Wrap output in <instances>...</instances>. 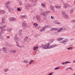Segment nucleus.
I'll list each match as a JSON object with an SVG mask.
<instances>
[{
	"label": "nucleus",
	"instance_id": "nucleus-1",
	"mask_svg": "<svg viewBox=\"0 0 75 75\" xmlns=\"http://www.w3.org/2000/svg\"><path fill=\"white\" fill-rule=\"evenodd\" d=\"M15 41L16 42L17 44L16 45L19 48H21V46L19 45L18 44V41H19V40L18 39V38L17 36H15L14 38Z\"/></svg>",
	"mask_w": 75,
	"mask_h": 75
},
{
	"label": "nucleus",
	"instance_id": "nucleus-2",
	"mask_svg": "<svg viewBox=\"0 0 75 75\" xmlns=\"http://www.w3.org/2000/svg\"><path fill=\"white\" fill-rule=\"evenodd\" d=\"M22 27L23 29H25L27 27V23L25 22H23L22 23Z\"/></svg>",
	"mask_w": 75,
	"mask_h": 75
},
{
	"label": "nucleus",
	"instance_id": "nucleus-3",
	"mask_svg": "<svg viewBox=\"0 0 75 75\" xmlns=\"http://www.w3.org/2000/svg\"><path fill=\"white\" fill-rule=\"evenodd\" d=\"M50 45V43H48L46 44L45 46L43 47V49H48V48H50L49 47V46Z\"/></svg>",
	"mask_w": 75,
	"mask_h": 75
},
{
	"label": "nucleus",
	"instance_id": "nucleus-4",
	"mask_svg": "<svg viewBox=\"0 0 75 75\" xmlns=\"http://www.w3.org/2000/svg\"><path fill=\"white\" fill-rule=\"evenodd\" d=\"M31 6H32L31 4H29L27 3H26L25 5V7L27 10L28 9V7H31Z\"/></svg>",
	"mask_w": 75,
	"mask_h": 75
},
{
	"label": "nucleus",
	"instance_id": "nucleus-5",
	"mask_svg": "<svg viewBox=\"0 0 75 75\" xmlns=\"http://www.w3.org/2000/svg\"><path fill=\"white\" fill-rule=\"evenodd\" d=\"M35 18L38 22L40 23V22H41V18H40V17L38 15H36V16L35 17Z\"/></svg>",
	"mask_w": 75,
	"mask_h": 75
},
{
	"label": "nucleus",
	"instance_id": "nucleus-6",
	"mask_svg": "<svg viewBox=\"0 0 75 75\" xmlns=\"http://www.w3.org/2000/svg\"><path fill=\"white\" fill-rule=\"evenodd\" d=\"M63 5L64 7V8H67V7H71V5L69 4H67L65 3H63Z\"/></svg>",
	"mask_w": 75,
	"mask_h": 75
},
{
	"label": "nucleus",
	"instance_id": "nucleus-7",
	"mask_svg": "<svg viewBox=\"0 0 75 75\" xmlns=\"http://www.w3.org/2000/svg\"><path fill=\"white\" fill-rule=\"evenodd\" d=\"M16 18H14L10 17L9 18V20L10 21H16Z\"/></svg>",
	"mask_w": 75,
	"mask_h": 75
},
{
	"label": "nucleus",
	"instance_id": "nucleus-8",
	"mask_svg": "<svg viewBox=\"0 0 75 75\" xmlns=\"http://www.w3.org/2000/svg\"><path fill=\"white\" fill-rule=\"evenodd\" d=\"M47 26H44V27H43V28H42L40 29V32H42L43 31H45V29H46V28H47Z\"/></svg>",
	"mask_w": 75,
	"mask_h": 75
},
{
	"label": "nucleus",
	"instance_id": "nucleus-9",
	"mask_svg": "<svg viewBox=\"0 0 75 75\" xmlns=\"http://www.w3.org/2000/svg\"><path fill=\"white\" fill-rule=\"evenodd\" d=\"M35 26V28H37V29L39 28L40 27V26H38V24L37 23H35L33 24Z\"/></svg>",
	"mask_w": 75,
	"mask_h": 75
},
{
	"label": "nucleus",
	"instance_id": "nucleus-10",
	"mask_svg": "<svg viewBox=\"0 0 75 75\" xmlns=\"http://www.w3.org/2000/svg\"><path fill=\"white\" fill-rule=\"evenodd\" d=\"M2 50L5 53H7V49L4 47H3L2 48Z\"/></svg>",
	"mask_w": 75,
	"mask_h": 75
},
{
	"label": "nucleus",
	"instance_id": "nucleus-11",
	"mask_svg": "<svg viewBox=\"0 0 75 75\" xmlns=\"http://www.w3.org/2000/svg\"><path fill=\"white\" fill-rule=\"evenodd\" d=\"M8 10L9 11H10L11 10L12 11H14V8L9 7L8 8Z\"/></svg>",
	"mask_w": 75,
	"mask_h": 75
},
{
	"label": "nucleus",
	"instance_id": "nucleus-12",
	"mask_svg": "<svg viewBox=\"0 0 75 75\" xmlns=\"http://www.w3.org/2000/svg\"><path fill=\"white\" fill-rule=\"evenodd\" d=\"M1 22L0 23L1 25H3V24H4V23H5V20H3V19H1Z\"/></svg>",
	"mask_w": 75,
	"mask_h": 75
},
{
	"label": "nucleus",
	"instance_id": "nucleus-13",
	"mask_svg": "<svg viewBox=\"0 0 75 75\" xmlns=\"http://www.w3.org/2000/svg\"><path fill=\"white\" fill-rule=\"evenodd\" d=\"M41 6L43 8H45L46 7V4L43 3L41 4Z\"/></svg>",
	"mask_w": 75,
	"mask_h": 75
},
{
	"label": "nucleus",
	"instance_id": "nucleus-14",
	"mask_svg": "<svg viewBox=\"0 0 75 75\" xmlns=\"http://www.w3.org/2000/svg\"><path fill=\"white\" fill-rule=\"evenodd\" d=\"M7 16L5 15L4 16H3L2 17L1 19L2 20L3 19V20H6V18H7Z\"/></svg>",
	"mask_w": 75,
	"mask_h": 75
},
{
	"label": "nucleus",
	"instance_id": "nucleus-15",
	"mask_svg": "<svg viewBox=\"0 0 75 75\" xmlns=\"http://www.w3.org/2000/svg\"><path fill=\"white\" fill-rule=\"evenodd\" d=\"M67 41H68V40L66 39L63 40L62 41L60 42H61V43H65V42H66Z\"/></svg>",
	"mask_w": 75,
	"mask_h": 75
},
{
	"label": "nucleus",
	"instance_id": "nucleus-16",
	"mask_svg": "<svg viewBox=\"0 0 75 75\" xmlns=\"http://www.w3.org/2000/svg\"><path fill=\"white\" fill-rule=\"evenodd\" d=\"M62 30H63V28H61L57 30V32L59 33L61 32V31H62Z\"/></svg>",
	"mask_w": 75,
	"mask_h": 75
},
{
	"label": "nucleus",
	"instance_id": "nucleus-17",
	"mask_svg": "<svg viewBox=\"0 0 75 75\" xmlns=\"http://www.w3.org/2000/svg\"><path fill=\"white\" fill-rule=\"evenodd\" d=\"M38 46L34 47L33 48V51H35L36 50L38 49Z\"/></svg>",
	"mask_w": 75,
	"mask_h": 75
},
{
	"label": "nucleus",
	"instance_id": "nucleus-18",
	"mask_svg": "<svg viewBox=\"0 0 75 75\" xmlns=\"http://www.w3.org/2000/svg\"><path fill=\"white\" fill-rule=\"evenodd\" d=\"M30 1L33 3H35L37 2V0H30Z\"/></svg>",
	"mask_w": 75,
	"mask_h": 75
},
{
	"label": "nucleus",
	"instance_id": "nucleus-19",
	"mask_svg": "<svg viewBox=\"0 0 75 75\" xmlns=\"http://www.w3.org/2000/svg\"><path fill=\"white\" fill-rule=\"evenodd\" d=\"M28 36H27L26 38H25L24 39V42H26L27 40H28Z\"/></svg>",
	"mask_w": 75,
	"mask_h": 75
},
{
	"label": "nucleus",
	"instance_id": "nucleus-20",
	"mask_svg": "<svg viewBox=\"0 0 75 75\" xmlns=\"http://www.w3.org/2000/svg\"><path fill=\"white\" fill-rule=\"evenodd\" d=\"M57 46V45H53L52 46H51L49 47V48H54V47H56Z\"/></svg>",
	"mask_w": 75,
	"mask_h": 75
},
{
	"label": "nucleus",
	"instance_id": "nucleus-21",
	"mask_svg": "<svg viewBox=\"0 0 75 75\" xmlns=\"http://www.w3.org/2000/svg\"><path fill=\"white\" fill-rule=\"evenodd\" d=\"M62 40H64V38H60L57 39V41H62Z\"/></svg>",
	"mask_w": 75,
	"mask_h": 75
},
{
	"label": "nucleus",
	"instance_id": "nucleus-22",
	"mask_svg": "<svg viewBox=\"0 0 75 75\" xmlns=\"http://www.w3.org/2000/svg\"><path fill=\"white\" fill-rule=\"evenodd\" d=\"M21 18H25V19H27V16H22Z\"/></svg>",
	"mask_w": 75,
	"mask_h": 75
},
{
	"label": "nucleus",
	"instance_id": "nucleus-23",
	"mask_svg": "<svg viewBox=\"0 0 75 75\" xmlns=\"http://www.w3.org/2000/svg\"><path fill=\"white\" fill-rule=\"evenodd\" d=\"M18 34L19 35H20V36H22V35H23V34H22V33H21V32L20 31H19Z\"/></svg>",
	"mask_w": 75,
	"mask_h": 75
},
{
	"label": "nucleus",
	"instance_id": "nucleus-24",
	"mask_svg": "<svg viewBox=\"0 0 75 75\" xmlns=\"http://www.w3.org/2000/svg\"><path fill=\"white\" fill-rule=\"evenodd\" d=\"M3 34V29H1L0 32V36L1 35V34Z\"/></svg>",
	"mask_w": 75,
	"mask_h": 75
},
{
	"label": "nucleus",
	"instance_id": "nucleus-25",
	"mask_svg": "<svg viewBox=\"0 0 75 75\" xmlns=\"http://www.w3.org/2000/svg\"><path fill=\"white\" fill-rule=\"evenodd\" d=\"M1 13L2 14H6V12L3 10H1Z\"/></svg>",
	"mask_w": 75,
	"mask_h": 75
},
{
	"label": "nucleus",
	"instance_id": "nucleus-26",
	"mask_svg": "<svg viewBox=\"0 0 75 75\" xmlns=\"http://www.w3.org/2000/svg\"><path fill=\"white\" fill-rule=\"evenodd\" d=\"M56 8H61V6H58V5H57L55 6Z\"/></svg>",
	"mask_w": 75,
	"mask_h": 75
},
{
	"label": "nucleus",
	"instance_id": "nucleus-27",
	"mask_svg": "<svg viewBox=\"0 0 75 75\" xmlns=\"http://www.w3.org/2000/svg\"><path fill=\"white\" fill-rule=\"evenodd\" d=\"M11 30H12V29L11 28H8L7 29V31H10Z\"/></svg>",
	"mask_w": 75,
	"mask_h": 75
},
{
	"label": "nucleus",
	"instance_id": "nucleus-28",
	"mask_svg": "<svg viewBox=\"0 0 75 75\" xmlns=\"http://www.w3.org/2000/svg\"><path fill=\"white\" fill-rule=\"evenodd\" d=\"M54 24H60V23H59L57 21H55L54 22Z\"/></svg>",
	"mask_w": 75,
	"mask_h": 75
},
{
	"label": "nucleus",
	"instance_id": "nucleus-29",
	"mask_svg": "<svg viewBox=\"0 0 75 75\" xmlns=\"http://www.w3.org/2000/svg\"><path fill=\"white\" fill-rule=\"evenodd\" d=\"M62 14L63 16L64 17V16L66 15L65 14V12L64 11H62Z\"/></svg>",
	"mask_w": 75,
	"mask_h": 75
},
{
	"label": "nucleus",
	"instance_id": "nucleus-30",
	"mask_svg": "<svg viewBox=\"0 0 75 75\" xmlns=\"http://www.w3.org/2000/svg\"><path fill=\"white\" fill-rule=\"evenodd\" d=\"M34 62V60H31L29 62V64H31L32 62Z\"/></svg>",
	"mask_w": 75,
	"mask_h": 75
},
{
	"label": "nucleus",
	"instance_id": "nucleus-31",
	"mask_svg": "<svg viewBox=\"0 0 75 75\" xmlns=\"http://www.w3.org/2000/svg\"><path fill=\"white\" fill-rule=\"evenodd\" d=\"M5 27H6V25H4L1 26V29L4 28Z\"/></svg>",
	"mask_w": 75,
	"mask_h": 75
},
{
	"label": "nucleus",
	"instance_id": "nucleus-32",
	"mask_svg": "<svg viewBox=\"0 0 75 75\" xmlns=\"http://www.w3.org/2000/svg\"><path fill=\"white\" fill-rule=\"evenodd\" d=\"M64 17L65 18H67V19H69V17H68V16L67 15H66L64 16Z\"/></svg>",
	"mask_w": 75,
	"mask_h": 75
},
{
	"label": "nucleus",
	"instance_id": "nucleus-33",
	"mask_svg": "<svg viewBox=\"0 0 75 75\" xmlns=\"http://www.w3.org/2000/svg\"><path fill=\"white\" fill-rule=\"evenodd\" d=\"M70 12L71 13H73V12H74V9H71L70 10Z\"/></svg>",
	"mask_w": 75,
	"mask_h": 75
},
{
	"label": "nucleus",
	"instance_id": "nucleus-34",
	"mask_svg": "<svg viewBox=\"0 0 75 75\" xmlns=\"http://www.w3.org/2000/svg\"><path fill=\"white\" fill-rule=\"evenodd\" d=\"M12 53H16V51L15 50H12Z\"/></svg>",
	"mask_w": 75,
	"mask_h": 75
},
{
	"label": "nucleus",
	"instance_id": "nucleus-35",
	"mask_svg": "<svg viewBox=\"0 0 75 75\" xmlns=\"http://www.w3.org/2000/svg\"><path fill=\"white\" fill-rule=\"evenodd\" d=\"M35 11V9H32L31 11V13H34Z\"/></svg>",
	"mask_w": 75,
	"mask_h": 75
},
{
	"label": "nucleus",
	"instance_id": "nucleus-36",
	"mask_svg": "<svg viewBox=\"0 0 75 75\" xmlns=\"http://www.w3.org/2000/svg\"><path fill=\"white\" fill-rule=\"evenodd\" d=\"M24 63H28V60H25L23 62Z\"/></svg>",
	"mask_w": 75,
	"mask_h": 75
},
{
	"label": "nucleus",
	"instance_id": "nucleus-37",
	"mask_svg": "<svg viewBox=\"0 0 75 75\" xmlns=\"http://www.w3.org/2000/svg\"><path fill=\"white\" fill-rule=\"evenodd\" d=\"M5 7L7 8H8V5L7 4H5Z\"/></svg>",
	"mask_w": 75,
	"mask_h": 75
},
{
	"label": "nucleus",
	"instance_id": "nucleus-38",
	"mask_svg": "<svg viewBox=\"0 0 75 75\" xmlns=\"http://www.w3.org/2000/svg\"><path fill=\"white\" fill-rule=\"evenodd\" d=\"M71 69V71H73V69H72V68H71V67L68 68H66V70L67 71V70H68V69Z\"/></svg>",
	"mask_w": 75,
	"mask_h": 75
},
{
	"label": "nucleus",
	"instance_id": "nucleus-39",
	"mask_svg": "<svg viewBox=\"0 0 75 75\" xmlns=\"http://www.w3.org/2000/svg\"><path fill=\"white\" fill-rule=\"evenodd\" d=\"M50 12H51L50 11H45V13H46V14H48V13H50Z\"/></svg>",
	"mask_w": 75,
	"mask_h": 75
},
{
	"label": "nucleus",
	"instance_id": "nucleus-40",
	"mask_svg": "<svg viewBox=\"0 0 75 75\" xmlns=\"http://www.w3.org/2000/svg\"><path fill=\"white\" fill-rule=\"evenodd\" d=\"M60 68L59 67H56L54 68L55 70H57V69H59Z\"/></svg>",
	"mask_w": 75,
	"mask_h": 75
},
{
	"label": "nucleus",
	"instance_id": "nucleus-41",
	"mask_svg": "<svg viewBox=\"0 0 75 75\" xmlns=\"http://www.w3.org/2000/svg\"><path fill=\"white\" fill-rule=\"evenodd\" d=\"M73 48L72 47H70L67 48V50H72Z\"/></svg>",
	"mask_w": 75,
	"mask_h": 75
},
{
	"label": "nucleus",
	"instance_id": "nucleus-42",
	"mask_svg": "<svg viewBox=\"0 0 75 75\" xmlns=\"http://www.w3.org/2000/svg\"><path fill=\"white\" fill-rule=\"evenodd\" d=\"M0 38L2 40H4V38H3V37H2L1 35V36H0Z\"/></svg>",
	"mask_w": 75,
	"mask_h": 75
},
{
	"label": "nucleus",
	"instance_id": "nucleus-43",
	"mask_svg": "<svg viewBox=\"0 0 75 75\" xmlns=\"http://www.w3.org/2000/svg\"><path fill=\"white\" fill-rule=\"evenodd\" d=\"M45 13H45V12L43 13V16H44L45 17L46 16L45 15Z\"/></svg>",
	"mask_w": 75,
	"mask_h": 75
},
{
	"label": "nucleus",
	"instance_id": "nucleus-44",
	"mask_svg": "<svg viewBox=\"0 0 75 75\" xmlns=\"http://www.w3.org/2000/svg\"><path fill=\"white\" fill-rule=\"evenodd\" d=\"M50 8H51V10L54 9V6H50Z\"/></svg>",
	"mask_w": 75,
	"mask_h": 75
},
{
	"label": "nucleus",
	"instance_id": "nucleus-45",
	"mask_svg": "<svg viewBox=\"0 0 75 75\" xmlns=\"http://www.w3.org/2000/svg\"><path fill=\"white\" fill-rule=\"evenodd\" d=\"M68 64H70V62L68 61L65 62V63L66 64H68Z\"/></svg>",
	"mask_w": 75,
	"mask_h": 75
},
{
	"label": "nucleus",
	"instance_id": "nucleus-46",
	"mask_svg": "<svg viewBox=\"0 0 75 75\" xmlns=\"http://www.w3.org/2000/svg\"><path fill=\"white\" fill-rule=\"evenodd\" d=\"M58 30V28H53V31H56V30Z\"/></svg>",
	"mask_w": 75,
	"mask_h": 75
},
{
	"label": "nucleus",
	"instance_id": "nucleus-47",
	"mask_svg": "<svg viewBox=\"0 0 75 75\" xmlns=\"http://www.w3.org/2000/svg\"><path fill=\"white\" fill-rule=\"evenodd\" d=\"M50 42H54V39H52L50 40Z\"/></svg>",
	"mask_w": 75,
	"mask_h": 75
},
{
	"label": "nucleus",
	"instance_id": "nucleus-48",
	"mask_svg": "<svg viewBox=\"0 0 75 75\" xmlns=\"http://www.w3.org/2000/svg\"><path fill=\"white\" fill-rule=\"evenodd\" d=\"M19 4H20V5H22V4H23L22 2L21 1H20L19 2Z\"/></svg>",
	"mask_w": 75,
	"mask_h": 75
},
{
	"label": "nucleus",
	"instance_id": "nucleus-49",
	"mask_svg": "<svg viewBox=\"0 0 75 75\" xmlns=\"http://www.w3.org/2000/svg\"><path fill=\"white\" fill-rule=\"evenodd\" d=\"M5 4H10V1H8L5 3Z\"/></svg>",
	"mask_w": 75,
	"mask_h": 75
},
{
	"label": "nucleus",
	"instance_id": "nucleus-50",
	"mask_svg": "<svg viewBox=\"0 0 75 75\" xmlns=\"http://www.w3.org/2000/svg\"><path fill=\"white\" fill-rule=\"evenodd\" d=\"M18 11H21V9L19 8H18Z\"/></svg>",
	"mask_w": 75,
	"mask_h": 75
},
{
	"label": "nucleus",
	"instance_id": "nucleus-51",
	"mask_svg": "<svg viewBox=\"0 0 75 75\" xmlns=\"http://www.w3.org/2000/svg\"><path fill=\"white\" fill-rule=\"evenodd\" d=\"M50 30L51 31H54V29L53 28H51L50 29Z\"/></svg>",
	"mask_w": 75,
	"mask_h": 75
},
{
	"label": "nucleus",
	"instance_id": "nucleus-52",
	"mask_svg": "<svg viewBox=\"0 0 75 75\" xmlns=\"http://www.w3.org/2000/svg\"><path fill=\"white\" fill-rule=\"evenodd\" d=\"M72 22H73L74 23H75V19L73 20L72 21Z\"/></svg>",
	"mask_w": 75,
	"mask_h": 75
},
{
	"label": "nucleus",
	"instance_id": "nucleus-53",
	"mask_svg": "<svg viewBox=\"0 0 75 75\" xmlns=\"http://www.w3.org/2000/svg\"><path fill=\"white\" fill-rule=\"evenodd\" d=\"M52 10L53 12H55V9H54V8L52 9Z\"/></svg>",
	"mask_w": 75,
	"mask_h": 75
},
{
	"label": "nucleus",
	"instance_id": "nucleus-54",
	"mask_svg": "<svg viewBox=\"0 0 75 75\" xmlns=\"http://www.w3.org/2000/svg\"><path fill=\"white\" fill-rule=\"evenodd\" d=\"M51 18H52V19H54V16H51Z\"/></svg>",
	"mask_w": 75,
	"mask_h": 75
},
{
	"label": "nucleus",
	"instance_id": "nucleus-55",
	"mask_svg": "<svg viewBox=\"0 0 75 75\" xmlns=\"http://www.w3.org/2000/svg\"><path fill=\"white\" fill-rule=\"evenodd\" d=\"M3 30L4 31H6V29L5 28H4V29H3Z\"/></svg>",
	"mask_w": 75,
	"mask_h": 75
},
{
	"label": "nucleus",
	"instance_id": "nucleus-56",
	"mask_svg": "<svg viewBox=\"0 0 75 75\" xmlns=\"http://www.w3.org/2000/svg\"><path fill=\"white\" fill-rule=\"evenodd\" d=\"M53 73L52 72L51 73H50L49 74V75H52V74Z\"/></svg>",
	"mask_w": 75,
	"mask_h": 75
},
{
	"label": "nucleus",
	"instance_id": "nucleus-57",
	"mask_svg": "<svg viewBox=\"0 0 75 75\" xmlns=\"http://www.w3.org/2000/svg\"><path fill=\"white\" fill-rule=\"evenodd\" d=\"M62 65H65V63L64 62H63L62 63Z\"/></svg>",
	"mask_w": 75,
	"mask_h": 75
},
{
	"label": "nucleus",
	"instance_id": "nucleus-58",
	"mask_svg": "<svg viewBox=\"0 0 75 75\" xmlns=\"http://www.w3.org/2000/svg\"><path fill=\"white\" fill-rule=\"evenodd\" d=\"M33 7H34V6H35V4L34 3L33 4Z\"/></svg>",
	"mask_w": 75,
	"mask_h": 75
},
{
	"label": "nucleus",
	"instance_id": "nucleus-59",
	"mask_svg": "<svg viewBox=\"0 0 75 75\" xmlns=\"http://www.w3.org/2000/svg\"><path fill=\"white\" fill-rule=\"evenodd\" d=\"M7 38H10V36H7Z\"/></svg>",
	"mask_w": 75,
	"mask_h": 75
},
{
	"label": "nucleus",
	"instance_id": "nucleus-60",
	"mask_svg": "<svg viewBox=\"0 0 75 75\" xmlns=\"http://www.w3.org/2000/svg\"><path fill=\"white\" fill-rule=\"evenodd\" d=\"M55 33H56V32H53L52 33L53 34H55Z\"/></svg>",
	"mask_w": 75,
	"mask_h": 75
},
{
	"label": "nucleus",
	"instance_id": "nucleus-61",
	"mask_svg": "<svg viewBox=\"0 0 75 75\" xmlns=\"http://www.w3.org/2000/svg\"><path fill=\"white\" fill-rule=\"evenodd\" d=\"M35 37H38V35H35Z\"/></svg>",
	"mask_w": 75,
	"mask_h": 75
},
{
	"label": "nucleus",
	"instance_id": "nucleus-62",
	"mask_svg": "<svg viewBox=\"0 0 75 75\" xmlns=\"http://www.w3.org/2000/svg\"><path fill=\"white\" fill-rule=\"evenodd\" d=\"M4 71H8L7 69H4Z\"/></svg>",
	"mask_w": 75,
	"mask_h": 75
},
{
	"label": "nucleus",
	"instance_id": "nucleus-63",
	"mask_svg": "<svg viewBox=\"0 0 75 75\" xmlns=\"http://www.w3.org/2000/svg\"><path fill=\"white\" fill-rule=\"evenodd\" d=\"M49 2H51V0H47Z\"/></svg>",
	"mask_w": 75,
	"mask_h": 75
},
{
	"label": "nucleus",
	"instance_id": "nucleus-64",
	"mask_svg": "<svg viewBox=\"0 0 75 75\" xmlns=\"http://www.w3.org/2000/svg\"><path fill=\"white\" fill-rule=\"evenodd\" d=\"M43 13H41L40 14L41 15H43Z\"/></svg>",
	"mask_w": 75,
	"mask_h": 75
}]
</instances>
